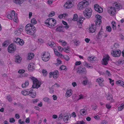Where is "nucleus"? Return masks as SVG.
I'll use <instances>...</instances> for the list:
<instances>
[{"label": "nucleus", "instance_id": "nucleus-1", "mask_svg": "<svg viewBox=\"0 0 124 124\" xmlns=\"http://www.w3.org/2000/svg\"><path fill=\"white\" fill-rule=\"evenodd\" d=\"M25 29L27 33L29 35H32L35 32L36 28L34 25L31 24L29 23L26 25Z\"/></svg>", "mask_w": 124, "mask_h": 124}, {"label": "nucleus", "instance_id": "nucleus-2", "mask_svg": "<svg viewBox=\"0 0 124 124\" xmlns=\"http://www.w3.org/2000/svg\"><path fill=\"white\" fill-rule=\"evenodd\" d=\"M30 78L33 81V84L32 88L38 89L40 86L41 82H40L37 78L32 77H30Z\"/></svg>", "mask_w": 124, "mask_h": 124}, {"label": "nucleus", "instance_id": "nucleus-3", "mask_svg": "<svg viewBox=\"0 0 124 124\" xmlns=\"http://www.w3.org/2000/svg\"><path fill=\"white\" fill-rule=\"evenodd\" d=\"M42 60L45 62L48 61L50 58V54L48 52H44L42 53Z\"/></svg>", "mask_w": 124, "mask_h": 124}, {"label": "nucleus", "instance_id": "nucleus-4", "mask_svg": "<svg viewBox=\"0 0 124 124\" xmlns=\"http://www.w3.org/2000/svg\"><path fill=\"white\" fill-rule=\"evenodd\" d=\"M92 12V10L90 8H87L85 9L83 13L85 17L89 18L91 16Z\"/></svg>", "mask_w": 124, "mask_h": 124}, {"label": "nucleus", "instance_id": "nucleus-5", "mask_svg": "<svg viewBox=\"0 0 124 124\" xmlns=\"http://www.w3.org/2000/svg\"><path fill=\"white\" fill-rule=\"evenodd\" d=\"M16 50V46L13 44H11L8 48V51L10 53H13Z\"/></svg>", "mask_w": 124, "mask_h": 124}, {"label": "nucleus", "instance_id": "nucleus-6", "mask_svg": "<svg viewBox=\"0 0 124 124\" xmlns=\"http://www.w3.org/2000/svg\"><path fill=\"white\" fill-rule=\"evenodd\" d=\"M111 54L112 55L115 57H119L121 53V51L119 50H116L115 49L111 51Z\"/></svg>", "mask_w": 124, "mask_h": 124}, {"label": "nucleus", "instance_id": "nucleus-7", "mask_svg": "<svg viewBox=\"0 0 124 124\" xmlns=\"http://www.w3.org/2000/svg\"><path fill=\"white\" fill-rule=\"evenodd\" d=\"M49 77L51 78L52 75H53V77L54 79H56L58 77L59 73L58 71L57 70H55L54 71L50 72L49 73Z\"/></svg>", "mask_w": 124, "mask_h": 124}, {"label": "nucleus", "instance_id": "nucleus-8", "mask_svg": "<svg viewBox=\"0 0 124 124\" xmlns=\"http://www.w3.org/2000/svg\"><path fill=\"white\" fill-rule=\"evenodd\" d=\"M108 12L111 15L113 16L115 14L116 12V9L115 7H111L108 8Z\"/></svg>", "mask_w": 124, "mask_h": 124}, {"label": "nucleus", "instance_id": "nucleus-9", "mask_svg": "<svg viewBox=\"0 0 124 124\" xmlns=\"http://www.w3.org/2000/svg\"><path fill=\"white\" fill-rule=\"evenodd\" d=\"M109 56L108 55H106L104 56L102 62V64L104 65H107L109 59Z\"/></svg>", "mask_w": 124, "mask_h": 124}, {"label": "nucleus", "instance_id": "nucleus-10", "mask_svg": "<svg viewBox=\"0 0 124 124\" xmlns=\"http://www.w3.org/2000/svg\"><path fill=\"white\" fill-rule=\"evenodd\" d=\"M94 9L97 12L99 13H102L103 11V9L98 4H96L94 5Z\"/></svg>", "mask_w": 124, "mask_h": 124}, {"label": "nucleus", "instance_id": "nucleus-11", "mask_svg": "<svg viewBox=\"0 0 124 124\" xmlns=\"http://www.w3.org/2000/svg\"><path fill=\"white\" fill-rule=\"evenodd\" d=\"M73 5L71 2L68 1L66 3L64 6V7L66 8H69L72 7Z\"/></svg>", "mask_w": 124, "mask_h": 124}, {"label": "nucleus", "instance_id": "nucleus-12", "mask_svg": "<svg viewBox=\"0 0 124 124\" xmlns=\"http://www.w3.org/2000/svg\"><path fill=\"white\" fill-rule=\"evenodd\" d=\"M96 27L94 24H92L91 26H90L89 30L90 32L93 33L95 32L96 30Z\"/></svg>", "mask_w": 124, "mask_h": 124}, {"label": "nucleus", "instance_id": "nucleus-13", "mask_svg": "<svg viewBox=\"0 0 124 124\" xmlns=\"http://www.w3.org/2000/svg\"><path fill=\"white\" fill-rule=\"evenodd\" d=\"M77 71V72L80 74L84 73L85 70V68L83 67H79Z\"/></svg>", "mask_w": 124, "mask_h": 124}, {"label": "nucleus", "instance_id": "nucleus-14", "mask_svg": "<svg viewBox=\"0 0 124 124\" xmlns=\"http://www.w3.org/2000/svg\"><path fill=\"white\" fill-rule=\"evenodd\" d=\"M46 21L47 22H45V24L48 27H53L54 26V24L52 23V22L51 20H50L49 21V20H47L46 19Z\"/></svg>", "mask_w": 124, "mask_h": 124}, {"label": "nucleus", "instance_id": "nucleus-15", "mask_svg": "<svg viewBox=\"0 0 124 124\" xmlns=\"http://www.w3.org/2000/svg\"><path fill=\"white\" fill-rule=\"evenodd\" d=\"M33 90L32 89H23L21 91V93H35V92L33 91Z\"/></svg>", "mask_w": 124, "mask_h": 124}, {"label": "nucleus", "instance_id": "nucleus-16", "mask_svg": "<svg viewBox=\"0 0 124 124\" xmlns=\"http://www.w3.org/2000/svg\"><path fill=\"white\" fill-rule=\"evenodd\" d=\"M84 98L83 95L82 94H80L79 95V97L78 96H76L75 97L74 99V101L75 102H76L79 100L83 99Z\"/></svg>", "mask_w": 124, "mask_h": 124}, {"label": "nucleus", "instance_id": "nucleus-17", "mask_svg": "<svg viewBox=\"0 0 124 124\" xmlns=\"http://www.w3.org/2000/svg\"><path fill=\"white\" fill-rule=\"evenodd\" d=\"M22 58L19 55H16L15 56V62L17 63L20 62L21 61Z\"/></svg>", "mask_w": 124, "mask_h": 124}, {"label": "nucleus", "instance_id": "nucleus-18", "mask_svg": "<svg viewBox=\"0 0 124 124\" xmlns=\"http://www.w3.org/2000/svg\"><path fill=\"white\" fill-rule=\"evenodd\" d=\"M83 65L84 66L87 68H93V66L91 64L88 63L86 62H83Z\"/></svg>", "mask_w": 124, "mask_h": 124}, {"label": "nucleus", "instance_id": "nucleus-19", "mask_svg": "<svg viewBox=\"0 0 124 124\" xmlns=\"http://www.w3.org/2000/svg\"><path fill=\"white\" fill-rule=\"evenodd\" d=\"M116 83L119 85H120L124 87V82L120 80H118L116 81Z\"/></svg>", "mask_w": 124, "mask_h": 124}, {"label": "nucleus", "instance_id": "nucleus-20", "mask_svg": "<svg viewBox=\"0 0 124 124\" xmlns=\"http://www.w3.org/2000/svg\"><path fill=\"white\" fill-rule=\"evenodd\" d=\"M26 0H13V2L16 4H22Z\"/></svg>", "mask_w": 124, "mask_h": 124}, {"label": "nucleus", "instance_id": "nucleus-21", "mask_svg": "<svg viewBox=\"0 0 124 124\" xmlns=\"http://www.w3.org/2000/svg\"><path fill=\"white\" fill-rule=\"evenodd\" d=\"M101 19H98L96 20V21H95L96 27L100 26V25L101 23Z\"/></svg>", "mask_w": 124, "mask_h": 124}, {"label": "nucleus", "instance_id": "nucleus-22", "mask_svg": "<svg viewBox=\"0 0 124 124\" xmlns=\"http://www.w3.org/2000/svg\"><path fill=\"white\" fill-rule=\"evenodd\" d=\"M82 3L83 4V7L84 8L86 7L89 5L88 2L86 0H84L82 2Z\"/></svg>", "mask_w": 124, "mask_h": 124}, {"label": "nucleus", "instance_id": "nucleus-23", "mask_svg": "<svg viewBox=\"0 0 124 124\" xmlns=\"http://www.w3.org/2000/svg\"><path fill=\"white\" fill-rule=\"evenodd\" d=\"M69 116L67 113L66 114H65L64 115V116H63V118L64 121V122H67L69 119Z\"/></svg>", "mask_w": 124, "mask_h": 124}, {"label": "nucleus", "instance_id": "nucleus-24", "mask_svg": "<svg viewBox=\"0 0 124 124\" xmlns=\"http://www.w3.org/2000/svg\"><path fill=\"white\" fill-rule=\"evenodd\" d=\"M86 110L85 109H81L80 111V114L82 116H84L86 115Z\"/></svg>", "mask_w": 124, "mask_h": 124}, {"label": "nucleus", "instance_id": "nucleus-25", "mask_svg": "<svg viewBox=\"0 0 124 124\" xmlns=\"http://www.w3.org/2000/svg\"><path fill=\"white\" fill-rule=\"evenodd\" d=\"M34 54L33 53H29L28 56V58L29 60L31 59L34 57Z\"/></svg>", "mask_w": 124, "mask_h": 124}, {"label": "nucleus", "instance_id": "nucleus-26", "mask_svg": "<svg viewBox=\"0 0 124 124\" xmlns=\"http://www.w3.org/2000/svg\"><path fill=\"white\" fill-rule=\"evenodd\" d=\"M54 53L57 56L59 55L60 56H62L63 55L61 54L55 48L54 49Z\"/></svg>", "mask_w": 124, "mask_h": 124}, {"label": "nucleus", "instance_id": "nucleus-27", "mask_svg": "<svg viewBox=\"0 0 124 124\" xmlns=\"http://www.w3.org/2000/svg\"><path fill=\"white\" fill-rule=\"evenodd\" d=\"M47 20H51L52 22L53 23V24H54V25H55L56 24V20L54 18H48L47 19Z\"/></svg>", "mask_w": 124, "mask_h": 124}, {"label": "nucleus", "instance_id": "nucleus-28", "mask_svg": "<svg viewBox=\"0 0 124 124\" xmlns=\"http://www.w3.org/2000/svg\"><path fill=\"white\" fill-rule=\"evenodd\" d=\"M112 27L113 29V30H115L116 28V23L114 21L112 22Z\"/></svg>", "mask_w": 124, "mask_h": 124}, {"label": "nucleus", "instance_id": "nucleus-29", "mask_svg": "<svg viewBox=\"0 0 124 124\" xmlns=\"http://www.w3.org/2000/svg\"><path fill=\"white\" fill-rule=\"evenodd\" d=\"M48 44L50 46L55 47L56 46L55 44L53 42H49L48 43Z\"/></svg>", "mask_w": 124, "mask_h": 124}, {"label": "nucleus", "instance_id": "nucleus-30", "mask_svg": "<svg viewBox=\"0 0 124 124\" xmlns=\"http://www.w3.org/2000/svg\"><path fill=\"white\" fill-rule=\"evenodd\" d=\"M29 85V82L28 81L25 82L24 84H23L22 85V87L24 88L26 87H27Z\"/></svg>", "mask_w": 124, "mask_h": 124}, {"label": "nucleus", "instance_id": "nucleus-31", "mask_svg": "<svg viewBox=\"0 0 124 124\" xmlns=\"http://www.w3.org/2000/svg\"><path fill=\"white\" fill-rule=\"evenodd\" d=\"M78 6L80 10L83 9L84 8L83 7V4L82 3V2H80L78 5Z\"/></svg>", "mask_w": 124, "mask_h": 124}, {"label": "nucleus", "instance_id": "nucleus-32", "mask_svg": "<svg viewBox=\"0 0 124 124\" xmlns=\"http://www.w3.org/2000/svg\"><path fill=\"white\" fill-rule=\"evenodd\" d=\"M107 100L112 101V96L111 95H109L108 93L107 95Z\"/></svg>", "mask_w": 124, "mask_h": 124}, {"label": "nucleus", "instance_id": "nucleus-33", "mask_svg": "<svg viewBox=\"0 0 124 124\" xmlns=\"http://www.w3.org/2000/svg\"><path fill=\"white\" fill-rule=\"evenodd\" d=\"M124 107V104H122L120 106L118 107V111H121L122 110V109Z\"/></svg>", "mask_w": 124, "mask_h": 124}, {"label": "nucleus", "instance_id": "nucleus-34", "mask_svg": "<svg viewBox=\"0 0 124 124\" xmlns=\"http://www.w3.org/2000/svg\"><path fill=\"white\" fill-rule=\"evenodd\" d=\"M62 27L61 26H59L57 27L56 29V31L57 32H61L62 31Z\"/></svg>", "mask_w": 124, "mask_h": 124}, {"label": "nucleus", "instance_id": "nucleus-35", "mask_svg": "<svg viewBox=\"0 0 124 124\" xmlns=\"http://www.w3.org/2000/svg\"><path fill=\"white\" fill-rule=\"evenodd\" d=\"M78 19V16L77 14H74L73 20L74 21H76Z\"/></svg>", "mask_w": 124, "mask_h": 124}, {"label": "nucleus", "instance_id": "nucleus-36", "mask_svg": "<svg viewBox=\"0 0 124 124\" xmlns=\"http://www.w3.org/2000/svg\"><path fill=\"white\" fill-rule=\"evenodd\" d=\"M9 44L8 42L5 41L2 44V45L3 47H6Z\"/></svg>", "mask_w": 124, "mask_h": 124}, {"label": "nucleus", "instance_id": "nucleus-37", "mask_svg": "<svg viewBox=\"0 0 124 124\" xmlns=\"http://www.w3.org/2000/svg\"><path fill=\"white\" fill-rule=\"evenodd\" d=\"M106 30L108 32H110L111 31L112 29L110 26H108L106 27Z\"/></svg>", "mask_w": 124, "mask_h": 124}, {"label": "nucleus", "instance_id": "nucleus-38", "mask_svg": "<svg viewBox=\"0 0 124 124\" xmlns=\"http://www.w3.org/2000/svg\"><path fill=\"white\" fill-rule=\"evenodd\" d=\"M114 4L115 5L116 8V9H119L120 8V4L119 3H114Z\"/></svg>", "mask_w": 124, "mask_h": 124}, {"label": "nucleus", "instance_id": "nucleus-39", "mask_svg": "<svg viewBox=\"0 0 124 124\" xmlns=\"http://www.w3.org/2000/svg\"><path fill=\"white\" fill-rule=\"evenodd\" d=\"M103 81V79L101 78H99L96 80V81L98 82L101 83Z\"/></svg>", "mask_w": 124, "mask_h": 124}, {"label": "nucleus", "instance_id": "nucleus-40", "mask_svg": "<svg viewBox=\"0 0 124 124\" xmlns=\"http://www.w3.org/2000/svg\"><path fill=\"white\" fill-rule=\"evenodd\" d=\"M60 69L61 70H67V69L66 68V66L63 65L61 66L60 68Z\"/></svg>", "mask_w": 124, "mask_h": 124}, {"label": "nucleus", "instance_id": "nucleus-41", "mask_svg": "<svg viewBox=\"0 0 124 124\" xmlns=\"http://www.w3.org/2000/svg\"><path fill=\"white\" fill-rule=\"evenodd\" d=\"M31 23L33 24H35L37 23L36 21L34 18L32 19L31 20Z\"/></svg>", "mask_w": 124, "mask_h": 124}, {"label": "nucleus", "instance_id": "nucleus-42", "mask_svg": "<svg viewBox=\"0 0 124 124\" xmlns=\"http://www.w3.org/2000/svg\"><path fill=\"white\" fill-rule=\"evenodd\" d=\"M23 28V26H21L19 27L18 29V30L19 31L18 32H19V33H21V32L22 31Z\"/></svg>", "mask_w": 124, "mask_h": 124}, {"label": "nucleus", "instance_id": "nucleus-43", "mask_svg": "<svg viewBox=\"0 0 124 124\" xmlns=\"http://www.w3.org/2000/svg\"><path fill=\"white\" fill-rule=\"evenodd\" d=\"M11 14L14 16H16L17 15V14L13 10H12L11 11Z\"/></svg>", "mask_w": 124, "mask_h": 124}, {"label": "nucleus", "instance_id": "nucleus-44", "mask_svg": "<svg viewBox=\"0 0 124 124\" xmlns=\"http://www.w3.org/2000/svg\"><path fill=\"white\" fill-rule=\"evenodd\" d=\"M55 15V13L53 11H52L48 15V16L49 17H52Z\"/></svg>", "mask_w": 124, "mask_h": 124}, {"label": "nucleus", "instance_id": "nucleus-45", "mask_svg": "<svg viewBox=\"0 0 124 124\" xmlns=\"http://www.w3.org/2000/svg\"><path fill=\"white\" fill-rule=\"evenodd\" d=\"M94 58L92 57H90L88 58V61H89L91 62H92L93 61H94L93 59Z\"/></svg>", "mask_w": 124, "mask_h": 124}, {"label": "nucleus", "instance_id": "nucleus-46", "mask_svg": "<svg viewBox=\"0 0 124 124\" xmlns=\"http://www.w3.org/2000/svg\"><path fill=\"white\" fill-rule=\"evenodd\" d=\"M57 62L56 64V65H58L59 64L62 63V61H61L60 59L58 58H57Z\"/></svg>", "mask_w": 124, "mask_h": 124}, {"label": "nucleus", "instance_id": "nucleus-47", "mask_svg": "<svg viewBox=\"0 0 124 124\" xmlns=\"http://www.w3.org/2000/svg\"><path fill=\"white\" fill-rule=\"evenodd\" d=\"M28 69L30 71H31L32 69H34L32 67H31V64H29V65H28Z\"/></svg>", "mask_w": 124, "mask_h": 124}, {"label": "nucleus", "instance_id": "nucleus-48", "mask_svg": "<svg viewBox=\"0 0 124 124\" xmlns=\"http://www.w3.org/2000/svg\"><path fill=\"white\" fill-rule=\"evenodd\" d=\"M15 42L16 43H19L20 42V40H21V39L19 38H17L14 40Z\"/></svg>", "mask_w": 124, "mask_h": 124}, {"label": "nucleus", "instance_id": "nucleus-49", "mask_svg": "<svg viewBox=\"0 0 124 124\" xmlns=\"http://www.w3.org/2000/svg\"><path fill=\"white\" fill-rule=\"evenodd\" d=\"M9 122L10 123H14L15 122V120L13 118H10L9 119Z\"/></svg>", "mask_w": 124, "mask_h": 124}, {"label": "nucleus", "instance_id": "nucleus-50", "mask_svg": "<svg viewBox=\"0 0 124 124\" xmlns=\"http://www.w3.org/2000/svg\"><path fill=\"white\" fill-rule=\"evenodd\" d=\"M82 23H81V22H77V24L78 25V28H82Z\"/></svg>", "mask_w": 124, "mask_h": 124}, {"label": "nucleus", "instance_id": "nucleus-51", "mask_svg": "<svg viewBox=\"0 0 124 124\" xmlns=\"http://www.w3.org/2000/svg\"><path fill=\"white\" fill-rule=\"evenodd\" d=\"M42 73L44 75L46 76L47 74V72L46 70H43Z\"/></svg>", "mask_w": 124, "mask_h": 124}, {"label": "nucleus", "instance_id": "nucleus-52", "mask_svg": "<svg viewBox=\"0 0 124 124\" xmlns=\"http://www.w3.org/2000/svg\"><path fill=\"white\" fill-rule=\"evenodd\" d=\"M19 31H18V29L15 30V31H14V33L15 34L17 35H18L21 33H19V32H18Z\"/></svg>", "mask_w": 124, "mask_h": 124}, {"label": "nucleus", "instance_id": "nucleus-53", "mask_svg": "<svg viewBox=\"0 0 124 124\" xmlns=\"http://www.w3.org/2000/svg\"><path fill=\"white\" fill-rule=\"evenodd\" d=\"M60 85H59L58 84H55L54 85L52 86V88H53L54 87H60Z\"/></svg>", "mask_w": 124, "mask_h": 124}, {"label": "nucleus", "instance_id": "nucleus-54", "mask_svg": "<svg viewBox=\"0 0 124 124\" xmlns=\"http://www.w3.org/2000/svg\"><path fill=\"white\" fill-rule=\"evenodd\" d=\"M97 107V105L95 104L91 106V107L94 110H95V109H96Z\"/></svg>", "mask_w": 124, "mask_h": 124}, {"label": "nucleus", "instance_id": "nucleus-55", "mask_svg": "<svg viewBox=\"0 0 124 124\" xmlns=\"http://www.w3.org/2000/svg\"><path fill=\"white\" fill-rule=\"evenodd\" d=\"M108 79L110 81V83L112 85H114V83L113 82L114 81V80H112L110 78H109Z\"/></svg>", "mask_w": 124, "mask_h": 124}, {"label": "nucleus", "instance_id": "nucleus-56", "mask_svg": "<svg viewBox=\"0 0 124 124\" xmlns=\"http://www.w3.org/2000/svg\"><path fill=\"white\" fill-rule=\"evenodd\" d=\"M24 43V42L23 40L22 39H21V40L20 41V42L19 44L21 45L22 46L23 45Z\"/></svg>", "mask_w": 124, "mask_h": 124}, {"label": "nucleus", "instance_id": "nucleus-57", "mask_svg": "<svg viewBox=\"0 0 124 124\" xmlns=\"http://www.w3.org/2000/svg\"><path fill=\"white\" fill-rule=\"evenodd\" d=\"M43 100L46 102H48L50 100V99L47 97H45L43 99Z\"/></svg>", "mask_w": 124, "mask_h": 124}, {"label": "nucleus", "instance_id": "nucleus-58", "mask_svg": "<svg viewBox=\"0 0 124 124\" xmlns=\"http://www.w3.org/2000/svg\"><path fill=\"white\" fill-rule=\"evenodd\" d=\"M72 89L68 88L66 93H72Z\"/></svg>", "mask_w": 124, "mask_h": 124}, {"label": "nucleus", "instance_id": "nucleus-59", "mask_svg": "<svg viewBox=\"0 0 124 124\" xmlns=\"http://www.w3.org/2000/svg\"><path fill=\"white\" fill-rule=\"evenodd\" d=\"M25 72V70H20L18 71V72L19 73H22Z\"/></svg>", "mask_w": 124, "mask_h": 124}, {"label": "nucleus", "instance_id": "nucleus-60", "mask_svg": "<svg viewBox=\"0 0 124 124\" xmlns=\"http://www.w3.org/2000/svg\"><path fill=\"white\" fill-rule=\"evenodd\" d=\"M7 17L8 18L10 19H12L13 18V16L10 14L8 15Z\"/></svg>", "mask_w": 124, "mask_h": 124}, {"label": "nucleus", "instance_id": "nucleus-61", "mask_svg": "<svg viewBox=\"0 0 124 124\" xmlns=\"http://www.w3.org/2000/svg\"><path fill=\"white\" fill-rule=\"evenodd\" d=\"M58 48L59 51L62 52V50H63V48L60 46H58Z\"/></svg>", "mask_w": 124, "mask_h": 124}, {"label": "nucleus", "instance_id": "nucleus-62", "mask_svg": "<svg viewBox=\"0 0 124 124\" xmlns=\"http://www.w3.org/2000/svg\"><path fill=\"white\" fill-rule=\"evenodd\" d=\"M81 62L80 61H78L76 62L75 63V65H80L81 64Z\"/></svg>", "mask_w": 124, "mask_h": 124}, {"label": "nucleus", "instance_id": "nucleus-63", "mask_svg": "<svg viewBox=\"0 0 124 124\" xmlns=\"http://www.w3.org/2000/svg\"><path fill=\"white\" fill-rule=\"evenodd\" d=\"M62 114H60L58 117V119L59 120H61L62 118Z\"/></svg>", "mask_w": 124, "mask_h": 124}, {"label": "nucleus", "instance_id": "nucleus-64", "mask_svg": "<svg viewBox=\"0 0 124 124\" xmlns=\"http://www.w3.org/2000/svg\"><path fill=\"white\" fill-rule=\"evenodd\" d=\"M7 99L9 101H12V98L10 96H7Z\"/></svg>", "mask_w": 124, "mask_h": 124}]
</instances>
